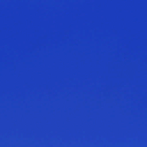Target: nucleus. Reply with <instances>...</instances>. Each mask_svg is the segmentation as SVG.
Listing matches in <instances>:
<instances>
[{
    "label": "nucleus",
    "instance_id": "1",
    "mask_svg": "<svg viewBox=\"0 0 147 147\" xmlns=\"http://www.w3.org/2000/svg\"><path fill=\"white\" fill-rule=\"evenodd\" d=\"M0 9H3V8H0Z\"/></svg>",
    "mask_w": 147,
    "mask_h": 147
}]
</instances>
